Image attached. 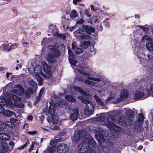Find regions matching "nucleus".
I'll return each instance as SVG.
<instances>
[{
    "label": "nucleus",
    "mask_w": 153,
    "mask_h": 153,
    "mask_svg": "<svg viewBox=\"0 0 153 153\" xmlns=\"http://www.w3.org/2000/svg\"><path fill=\"white\" fill-rule=\"evenodd\" d=\"M94 142L91 137L85 139L78 147L79 152V153H96L93 147Z\"/></svg>",
    "instance_id": "1"
},
{
    "label": "nucleus",
    "mask_w": 153,
    "mask_h": 153,
    "mask_svg": "<svg viewBox=\"0 0 153 153\" xmlns=\"http://www.w3.org/2000/svg\"><path fill=\"white\" fill-rule=\"evenodd\" d=\"M60 53L59 50L55 47L53 48L51 51L45 56L46 60L49 63L56 62V59L60 56Z\"/></svg>",
    "instance_id": "2"
},
{
    "label": "nucleus",
    "mask_w": 153,
    "mask_h": 153,
    "mask_svg": "<svg viewBox=\"0 0 153 153\" xmlns=\"http://www.w3.org/2000/svg\"><path fill=\"white\" fill-rule=\"evenodd\" d=\"M66 102L65 101H63L59 103L54 104L53 103H50V105L49 107V110L48 112H46V114H50L52 118V121L54 123H56L58 122L57 117L55 114V109L57 108V104L60 105V104L65 105Z\"/></svg>",
    "instance_id": "3"
},
{
    "label": "nucleus",
    "mask_w": 153,
    "mask_h": 153,
    "mask_svg": "<svg viewBox=\"0 0 153 153\" xmlns=\"http://www.w3.org/2000/svg\"><path fill=\"white\" fill-rule=\"evenodd\" d=\"M84 97L79 96V99L81 100L82 102L86 104L85 109L84 110V113L86 115H90L92 113V111L94 109V106L93 104L89 100L85 99Z\"/></svg>",
    "instance_id": "4"
},
{
    "label": "nucleus",
    "mask_w": 153,
    "mask_h": 153,
    "mask_svg": "<svg viewBox=\"0 0 153 153\" xmlns=\"http://www.w3.org/2000/svg\"><path fill=\"white\" fill-rule=\"evenodd\" d=\"M18 46V44L12 43L8 41L0 43V49L3 48L4 50L7 51H9L13 49L16 48Z\"/></svg>",
    "instance_id": "5"
},
{
    "label": "nucleus",
    "mask_w": 153,
    "mask_h": 153,
    "mask_svg": "<svg viewBox=\"0 0 153 153\" xmlns=\"http://www.w3.org/2000/svg\"><path fill=\"white\" fill-rule=\"evenodd\" d=\"M34 72L36 76V78L38 82L39 85H42L43 83V80L40 76L42 75L43 76L42 67L39 65H37L34 68Z\"/></svg>",
    "instance_id": "6"
},
{
    "label": "nucleus",
    "mask_w": 153,
    "mask_h": 153,
    "mask_svg": "<svg viewBox=\"0 0 153 153\" xmlns=\"http://www.w3.org/2000/svg\"><path fill=\"white\" fill-rule=\"evenodd\" d=\"M49 31L51 32L54 36L59 37L63 39H65L66 38V35L65 34H59L58 30L56 27L53 25L49 26Z\"/></svg>",
    "instance_id": "7"
},
{
    "label": "nucleus",
    "mask_w": 153,
    "mask_h": 153,
    "mask_svg": "<svg viewBox=\"0 0 153 153\" xmlns=\"http://www.w3.org/2000/svg\"><path fill=\"white\" fill-rule=\"evenodd\" d=\"M42 65L44 71V73H43V76L46 78L50 77L52 74L51 67L48 66L45 62H43Z\"/></svg>",
    "instance_id": "8"
},
{
    "label": "nucleus",
    "mask_w": 153,
    "mask_h": 153,
    "mask_svg": "<svg viewBox=\"0 0 153 153\" xmlns=\"http://www.w3.org/2000/svg\"><path fill=\"white\" fill-rule=\"evenodd\" d=\"M98 130L93 129V131L95 134V136L98 141L100 143H102L105 141V139L102 136V133L103 131L100 129H98Z\"/></svg>",
    "instance_id": "9"
},
{
    "label": "nucleus",
    "mask_w": 153,
    "mask_h": 153,
    "mask_svg": "<svg viewBox=\"0 0 153 153\" xmlns=\"http://www.w3.org/2000/svg\"><path fill=\"white\" fill-rule=\"evenodd\" d=\"M10 96L12 100H14V104L15 106L19 108H23L24 106L23 103L20 102L21 100L20 97L15 95H13Z\"/></svg>",
    "instance_id": "10"
},
{
    "label": "nucleus",
    "mask_w": 153,
    "mask_h": 153,
    "mask_svg": "<svg viewBox=\"0 0 153 153\" xmlns=\"http://www.w3.org/2000/svg\"><path fill=\"white\" fill-rule=\"evenodd\" d=\"M107 122L105 123L104 124L107 126L111 129L112 128L114 129L115 130V128H119H119H117V126L113 123V120L112 119L111 116H109L107 118Z\"/></svg>",
    "instance_id": "11"
},
{
    "label": "nucleus",
    "mask_w": 153,
    "mask_h": 153,
    "mask_svg": "<svg viewBox=\"0 0 153 153\" xmlns=\"http://www.w3.org/2000/svg\"><path fill=\"white\" fill-rule=\"evenodd\" d=\"M9 149L8 145L5 141H2L1 142L0 153H6L8 151H9Z\"/></svg>",
    "instance_id": "12"
},
{
    "label": "nucleus",
    "mask_w": 153,
    "mask_h": 153,
    "mask_svg": "<svg viewBox=\"0 0 153 153\" xmlns=\"http://www.w3.org/2000/svg\"><path fill=\"white\" fill-rule=\"evenodd\" d=\"M144 86L138 89L135 94L134 98L136 99H139L144 97L145 96Z\"/></svg>",
    "instance_id": "13"
},
{
    "label": "nucleus",
    "mask_w": 153,
    "mask_h": 153,
    "mask_svg": "<svg viewBox=\"0 0 153 153\" xmlns=\"http://www.w3.org/2000/svg\"><path fill=\"white\" fill-rule=\"evenodd\" d=\"M100 80V79L99 78H95L88 76L87 79H85V82L88 85L93 86L95 84L94 81L99 82Z\"/></svg>",
    "instance_id": "14"
},
{
    "label": "nucleus",
    "mask_w": 153,
    "mask_h": 153,
    "mask_svg": "<svg viewBox=\"0 0 153 153\" xmlns=\"http://www.w3.org/2000/svg\"><path fill=\"white\" fill-rule=\"evenodd\" d=\"M16 88L12 91L13 93H15L18 95H21L25 92V90L20 85H18L16 86Z\"/></svg>",
    "instance_id": "15"
},
{
    "label": "nucleus",
    "mask_w": 153,
    "mask_h": 153,
    "mask_svg": "<svg viewBox=\"0 0 153 153\" xmlns=\"http://www.w3.org/2000/svg\"><path fill=\"white\" fill-rule=\"evenodd\" d=\"M68 52L69 55V60L70 64L73 66H75L77 63V61L74 59V54L70 49L68 50Z\"/></svg>",
    "instance_id": "16"
},
{
    "label": "nucleus",
    "mask_w": 153,
    "mask_h": 153,
    "mask_svg": "<svg viewBox=\"0 0 153 153\" xmlns=\"http://www.w3.org/2000/svg\"><path fill=\"white\" fill-rule=\"evenodd\" d=\"M144 89H145L146 96H149L150 95V89L151 92L153 93V83L151 85L149 84L145 85L144 86Z\"/></svg>",
    "instance_id": "17"
},
{
    "label": "nucleus",
    "mask_w": 153,
    "mask_h": 153,
    "mask_svg": "<svg viewBox=\"0 0 153 153\" xmlns=\"http://www.w3.org/2000/svg\"><path fill=\"white\" fill-rule=\"evenodd\" d=\"M67 145L65 144H62L57 148V153H65L67 150Z\"/></svg>",
    "instance_id": "18"
},
{
    "label": "nucleus",
    "mask_w": 153,
    "mask_h": 153,
    "mask_svg": "<svg viewBox=\"0 0 153 153\" xmlns=\"http://www.w3.org/2000/svg\"><path fill=\"white\" fill-rule=\"evenodd\" d=\"M83 27L85 32L88 34L90 35L92 33H93L94 32L95 29L94 28L91 26L83 25Z\"/></svg>",
    "instance_id": "19"
},
{
    "label": "nucleus",
    "mask_w": 153,
    "mask_h": 153,
    "mask_svg": "<svg viewBox=\"0 0 153 153\" xmlns=\"http://www.w3.org/2000/svg\"><path fill=\"white\" fill-rule=\"evenodd\" d=\"M79 115V112L76 109L72 110L70 117L72 120H75L77 119Z\"/></svg>",
    "instance_id": "20"
},
{
    "label": "nucleus",
    "mask_w": 153,
    "mask_h": 153,
    "mask_svg": "<svg viewBox=\"0 0 153 153\" xmlns=\"http://www.w3.org/2000/svg\"><path fill=\"white\" fill-rule=\"evenodd\" d=\"M13 102L11 100L6 101L2 97L0 98V105L4 106L6 104L11 106L13 104Z\"/></svg>",
    "instance_id": "21"
},
{
    "label": "nucleus",
    "mask_w": 153,
    "mask_h": 153,
    "mask_svg": "<svg viewBox=\"0 0 153 153\" xmlns=\"http://www.w3.org/2000/svg\"><path fill=\"white\" fill-rule=\"evenodd\" d=\"M13 102L11 100L6 101L2 97L0 98V105L4 106L6 104L11 106L13 104Z\"/></svg>",
    "instance_id": "22"
},
{
    "label": "nucleus",
    "mask_w": 153,
    "mask_h": 153,
    "mask_svg": "<svg viewBox=\"0 0 153 153\" xmlns=\"http://www.w3.org/2000/svg\"><path fill=\"white\" fill-rule=\"evenodd\" d=\"M126 114L128 117L129 119L131 120H132L134 116V112L129 109H127L126 111Z\"/></svg>",
    "instance_id": "23"
},
{
    "label": "nucleus",
    "mask_w": 153,
    "mask_h": 153,
    "mask_svg": "<svg viewBox=\"0 0 153 153\" xmlns=\"http://www.w3.org/2000/svg\"><path fill=\"white\" fill-rule=\"evenodd\" d=\"M76 69L80 73L83 74L85 75H87L88 74V73L87 72V71L85 70H84V68H83V67L81 65L77 66L76 67Z\"/></svg>",
    "instance_id": "24"
},
{
    "label": "nucleus",
    "mask_w": 153,
    "mask_h": 153,
    "mask_svg": "<svg viewBox=\"0 0 153 153\" xmlns=\"http://www.w3.org/2000/svg\"><path fill=\"white\" fill-rule=\"evenodd\" d=\"M128 94L127 91L125 90H123L120 94L121 98L118 99L119 100H122L124 98H126L128 97Z\"/></svg>",
    "instance_id": "25"
},
{
    "label": "nucleus",
    "mask_w": 153,
    "mask_h": 153,
    "mask_svg": "<svg viewBox=\"0 0 153 153\" xmlns=\"http://www.w3.org/2000/svg\"><path fill=\"white\" fill-rule=\"evenodd\" d=\"M10 138V137L8 134L4 133H0V139L3 140H7Z\"/></svg>",
    "instance_id": "26"
},
{
    "label": "nucleus",
    "mask_w": 153,
    "mask_h": 153,
    "mask_svg": "<svg viewBox=\"0 0 153 153\" xmlns=\"http://www.w3.org/2000/svg\"><path fill=\"white\" fill-rule=\"evenodd\" d=\"M3 113L4 115L7 117L10 116L12 115L13 114H14V116L15 117H16L15 114L13 113V112L9 110L5 111L4 110V111H3Z\"/></svg>",
    "instance_id": "27"
},
{
    "label": "nucleus",
    "mask_w": 153,
    "mask_h": 153,
    "mask_svg": "<svg viewBox=\"0 0 153 153\" xmlns=\"http://www.w3.org/2000/svg\"><path fill=\"white\" fill-rule=\"evenodd\" d=\"M146 46L147 49L149 51H152L153 50L152 41L150 42H147L146 44Z\"/></svg>",
    "instance_id": "28"
},
{
    "label": "nucleus",
    "mask_w": 153,
    "mask_h": 153,
    "mask_svg": "<svg viewBox=\"0 0 153 153\" xmlns=\"http://www.w3.org/2000/svg\"><path fill=\"white\" fill-rule=\"evenodd\" d=\"M146 41H149L148 42H151L152 41V39L147 35L144 36L142 38V42L143 43H145Z\"/></svg>",
    "instance_id": "29"
},
{
    "label": "nucleus",
    "mask_w": 153,
    "mask_h": 153,
    "mask_svg": "<svg viewBox=\"0 0 153 153\" xmlns=\"http://www.w3.org/2000/svg\"><path fill=\"white\" fill-rule=\"evenodd\" d=\"M90 45V42L89 41H84L82 44L81 45V47L84 49H86Z\"/></svg>",
    "instance_id": "30"
},
{
    "label": "nucleus",
    "mask_w": 153,
    "mask_h": 153,
    "mask_svg": "<svg viewBox=\"0 0 153 153\" xmlns=\"http://www.w3.org/2000/svg\"><path fill=\"white\" fill-rule=\"evenodd\" d=\"M50 153H55L57 152V148L56 146H53L48 148Z\"/></svg>",
    "instance_id": "31"
},
{
    "label": "nucleus",
    "mask_w": 153,
    "mask_h": 153,
    "mask_svg": "<svg viewBox=\"0 0 153 153\" xmlns=\"http://www.w3.org/2000/svg\"><path fill=\"white\" fill-rule=\"evenodd\" d=\"M97 102L100 105H103L104 104V102L98 96L95 95L94 96Z\"/></svg>",
    "instance_id": "32"
},
{
    "label": "nucleus",
    "mask_w": 153,
    "mask_h": 153,
    "mask_svg": "<svg viewBox=\"0 0 153 153\" xmlns=\"http://www.w3.org/2000/svg\"><path fill=\"white\" fill-rule=\"evenodd\" d=\"M80 137L79 134L78 132L75 133L73 137V140L75 141H77L79 140Z\"/></svg>",
    "instance_id": "33"
},
{
    "label": "nucleus",
    "mask_w": 153,
    "mask_h": 153,
    "mask_svg": "<svg viewBox=\"0 0 153 153\" xmlns=\"http://www.w3.org/2000/svg\"><path fill=\"white\" fill-rule=\"evenodd\" d=\"M33 93V90L31 88H28L26 91L25 93V96L26 97H30V95Z\"/></svg>",
    "instance_id": "34"
},
{
    "label": "nucleus",
    "mask_w": 153,
    "mask_h": 153,
    "mask_svg": "<svg viewBox=\"0 0 153 153\" xmlns=\"http://www.w3.org/2000/svg\"><path fill=\"white\" fill-rule=\"evenodd\" d=\"M70 17L74 18L76 17L77 16V12L75 10H73L70 13Z\"/></svg>",
    "instance_id": "35"
},
{
    "label": "nucleus",
    "mask_w": 153,
    "mask_h": 153,
    "mask_svg": "<svg viewBox=\"0 0 153 153\" xmlns=\"http://www.w3.org/2000/svg\"><path fill=\"white\" fill-rule=\"evenodd\" d=\"M75 90L76 91L79 92L80 93L83 95V96H86L87 94L82 90L80 88L78 87H75Z\"/></svg>",
    "instance_id": "36"
},
{
    "label": "nucleus",
    "mask_w": 153,
    "mask_h": 153,
    "mask_svg": "<svg viewBox=\"0 0 153 153\" xmlns=\"http://www.w3.org/2000/svg\"><path fill=\"white\" fill-rule=\"evenodd\" d=\"M80 39L82 40H87L91 39V37L90 36L88 35H83L80 37Z\"/></svg>",
    "instance_id": "37"
},
{
    "label": "nucleus",
    "mask_w": 153,
    "mask_h": 153,
    "mask_svg": "<svg viewBox=\"0 0 153 153\" xmlns=\"http://www.w3.org/2000/svg\"><path fill=\"white\" fill-rule=\"evenodd\" d=\"M106 114V113H103L100 114V121H103L105 120Z\"/></svg>",
    "instance_id": "38"
},
{
    "label": "nucleus",
    "mask_w": 153,
    "mask_h": 153,
    "mask_svg": "<svg viewBox=\"0 0 153 153\" xmlns=\"http://www.w3.org/2000/svg\"><path fill=\"white\" fill-rule=\"evenodd\" d=\"M29 84L31 86L34 87L35 88L37 87V84L33 80H32L29 82Z\"/></svg>",
    "instance_id": "39"
},
{
    "label": "nucleus",
    "mask_w": 153,
    "mask_h": 153,
    "mask_svg": "<svg viewBox=\"0 0 153 153\" xmlns=\"http://www.w3.org/2000/svg\"><path fill=\"white\" fill-rule=\"evenodd\" d=\"M138 58L140 59V62L142 65H144L147 63L148 61L146 59H145L142 58H140L139 56H138Z\"/></svg>",
    "instance_id": "40"
},
{
    "label": "nucleus",
    "mask_w": 153,
    "mask_h": 153,
    "mask_svg": "<svg viewBox=\"0 0 153 153\" xmlns=\"http://www.w3.org/2000/svg\"><path fill=\"white\" fill-rule=\"evenodd\" d=\"M5 125L4 123L0 121V132L5 128Z\"/></svg>",
    "instance_id": "41"
},
{
    "label": "nucleus",
    "mask_w": 153,
    "mask_h": 153,
    "mask_svg": "<svg viewBox=\"0 0 153 153\" xmlns=\"http://www.w3.org/2000/svg\"><path fill=\"white\" fill-rule=\"evenodd\" d=\"M83 50L79 48H76L75 50V53L77 54H79L82 53Z\"/></svg>",
    "instance_id": "42"
},
{
    "label": "nucleus",
    "mask_w": 153,
    "mask_h": 153,
    "mask_svg": "<svg viewBox=\"0 0 153 153\" xmlns=\"http://www.w3.org/2000/svg\"><path fill=\"white\" fill-rule=\"evenodd\" d=\"M75 100L74 97L71 96H68V101L71 102H74Z\"/></svg>",
    "instance_id": "43"
},
{
    "label": "nucleus",
    "mask_w": 153,
    "mask_h": 153,
    "mask_svg": "<svg viewBox=\"0 0 153 153\" xmlns=\"http://www.w3.org/2000/svg\"><path fill=\"white\" fill-rule=\"evenodd\" d=\"M4 124L5 125V128L7 126L10 128L12 127V124L10 122H6L5 123V124L4 123Z\"/></svg>",
    "instance_id": "44"
},
{
    "label": "nucleus",
    "mask_w": 153,
    "mask_h": 153,
    "mask_svg": "<svg viewBox=\"0 0 153 153\" xmlns=\"http://www.w3.org/2000/svg\"><path fill=\"white\" fill-rule=\"evenodd\" d=\"M26 133L30 135H33L37 134V132L36 131H27Z\"/></svg>",
    "instance_id": "45"
},
{
    "label": "nucleus",
    "mask_w": 153,
    "mask_h": 153,
    "mask_svg": "<svg viewBox=\"0 0 153 153\" xmlns=\"http://www.w3.org/2000/svg\"><path fill=\"white\" fill-rule=\"evenodd\" d=\"M9 144L11 146L10 148H9V151H10L13 149L14 143L13 141H11L9 142Z\"/></svg>",
    "instance_id": "46"
},
{
    "label": "nucleus",
    "mask_w": 153,
    "mask_h": 153,
    "mask_svg": "<svg viewBox=\"0 0 153 153\" xmlns=\"http://www.w3.org/2000/svg\"><path fill=\"white\" fill-rule=\"evenodd\" d=\"M79 33L80 34H84V32H85V30L83 28V26H82V28H79L78 30Z\"/></svg>",
    "instance_id": "47"
},
{
    "label": "nucleus",
    "mask_w": 153,
    "mask_h": 153,
    "mask_svg": "<svg viewBox=\"0 0 153 153\" xmlns=\"http://www.w3.org/2000/svg\"><path fill=\"white\" fill-rule=\"evenodd\" d=\"M57 140H53L51 141L50 142V144L51 146H56L57 144Z\"/></svg>",
    "instance_id": "48"
},
{
    "label": "nucleus",
    "mask_w": 153,
    "mask_h": 153,
    "mask_svg": "<svg viewBox=\"0 0 153 153\" xmlns=\"http://www.w3.org/2000/svg\"><path fill=\"white\" fill-rule=\"evenodd\" d=\"M144 119V118L143 116V115L140 114V116L139 117L138 121L140 122H143Z\"/></svg>",
    "instance_id": "49"
},
{
    "label": "nucleus",
    "mask_w": 153,
    "mask_h": 153,
    "mask_svg": "<svg viewBox=\"0 0 153 153\" xmlns=\"http://www.w3.org/2000/svg\"><path fill=\"white\" fill-rule=\"evenodd\" d=\"M139 27H141L143 30V31L146 33V32L149 30L148 28L144 27L143 26H140Z\"/></svg>",
    "instance_id": "50"
},
{
    "label": "nucleus",
    "mask_w": 153,
    "mask_h": 153,
    "mask_svg": "<svg viewBox=\"0 0 153 153\" xmlns=\"http://www.w3.org/2000/svg\"><path fill=\"white\" fill-rule=\"evenodd\" d=\"M90 51L92 55L94 54L95 53V51L93 46H92L91 48Z\"/></svg>",
    "instance_id": "51"
},
{
    "label": "nucleus",
    "mask_w": 153,
    "mask_h": 153,
    "mask_svg": "<svg viewBox=\"0 0 153 153\" xmlns=\"http://www.w3.org/2000/svg\"><path fill=\"white\" fill-rule=\"evenodd\" d=\"M76 42H73L72 44V49L75 50L76 47Z\"/></svg>",
    "instance_id": "52"
},
{
    "label": "nucleus",
    "mask_w": 153,
    "mask_h": 153,
    "mask_svg": "<svg viewBox=\"0 0 153 153\" xmlns=\"http://www.w3.org/2000/svg\"><path fill=\"white\" fill-rule=\"evenodd\" d=\"M147 56L149 60L153 61V56H152L149 54H147Z\"/></svg>",
    "instance_id": "53"
},
{
    "label": "nucleus",
    "mask_w": 153,
    "mask_h": 153,
    "mask_svg": "<svg viewBox=\"0 0 153 153\" xmlns=\"http://www.w3.org/2000/svg\"><path fill=\"white\" fill-rule=\"evenodd\" d=\"M17 120L16 118H12L10 120V122L12 123H16V121Z\"/></svg>",
    "instance_id": "54"
},
{
    "label": "nucleus",
    "mask_w": 153,
    "mask_h": 153,
    "mask_svg": "<svg viewBox=\"0 0 153 153\" xmlns=\"http://www.w3.org/2000/svg\"><path fill=\"white\" fill-rule=\"evenodd\" d=\"M84 22V21L83 20V19H81L80 20H79V21H77L76 22V23L81 24H82V23H83Z\"/></svg>",
    "instance_id": "55"
},
{
    "label": "nucleus",
    "mask_w": 153,
    "mask_h": 153,
    "mask_svg": "<svg viewBox=\"0 0 153 153\" xmlns=\"http://www.w3.org/2000/svg\"><path fill=\"white\" fill-rule=\"evenodd\" d=\"M3 106L0 105V113H3L4 111V109L2 107Z\"/></svg>",
    "instance_id": "56"
},
{
    "label": "nucleus",
    "mask_w": 153,
    "mask_h": 153,
    "mask_svg": "<svg viewBox=\"0 0 153 153\" xmlns=\"http://www.w3.org/2000/svg\"><path fill=\"white\" fill-rule=\"evenodd\" d=\"M90 7H91V10L92 11H95L97 10L95 8V7H94V6L92 5H90Z\"/></svg>",
    "instance_id": "57"
},
{
    "label": "nucleus",
    "mask_w": 153,
    "mask_h": 153,
    "mask_svg": "<svg viewBox=\"0 0 153 153\" xmlns=\"http://www.w3.org/2000/svg\"><path fill=\"white\" fill-rule=\"evenodd\" d=\"M44 89L43 88H42L41 89L39 94V96H41L42 94L43 93V92L44 91Z\"/></svg>",
    "instance_id": "58"
},
{
    "label": "nucleus",
    "mask_w": 153,
    "mask_h": 153,
    "mask_svg": "<svg viewBox=\"0 0 153 153\" xmlns=\"http://www.w3.org/2000/svg\"><path fill=\"white\" fill-rule=\"evenodd\" d=\"M41 97V96H39V95H38V97L36 98V103H37L40 100Z\"/></svg>",
    "instance_id": "59"
},
{
    "label": "nucleus",
    "mask_w": 153,
    "mask_h": 153,
    "mask_svg": "<svg viewBox=\"0 0 153 153\" xmlns=\"http://www.w3.org/2000/svg\"><path fill=\"white\" fill-rule=\"evenodd\" d=\"M80 0H73V2L74 4H77L78 2H80Z\"/></svg>",
    "instance_id": "60"
},
{
    "label": "nucleus",
    "mask_w": 153,
    "mask_h": 153,
    "mask_svg": "<svg viewBox=\"0 0 153 153\" xmlns=\"http://www.w3.org/2000/svg\"><path fill=\"white\" fill-rule=\"evenodd\" d=\"M33 118V117L31 115H29L27 117V120L31 121Z\"/></svg>",
    "instance_id": "61"
},
{
    "label": "nucleus",
    "mask_w": 153,
    "mask_h": 153,
    "mask_svg": "<svg viewBox=\"0 0 153 153\" xmlns=\"http://www.w3.org/2000/svg\"><path fill=\"white\" fill-rule=\"evenodd\" d=\"M6 76L7 78H9V76L10 75H12V74L11 73H9V72H7L6 73Z\"/></svg>",
    "instance_id": "62"
},
{
    "label": "nucleus",
    "mask_w": 153,
    "mask_h": 153,
    "mask_svg": "<svg viewBox=\"0 0 153 153\" xmlns=\"http://www.w3.org/2000/svg\"><path fill=\"white\" fill-rule=\"evenodd\" d=\"M46 40V38H44L42 41V44L43 45L45 44V42Z\"/></svg>",
    "instance_id": "63"
},
{
    "label": "nucleus",
    "mask_w": 153,
    "mask_h": 153,
    "mask_svg": "<svg viewBox=\"0 0 153 153\" xmlns=\"http://www.w3.org/2000/svg\"><path fill=\"white\" fill-rule=\"evenodd\" d=\"M59 127L58 126H55L53 128V130H57L59 129Z\"/></svg>",
    "instance_id": "64"
}]
</instances>
